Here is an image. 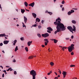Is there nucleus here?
I'll return each mask as SVG.
<instances>
[{
    "label": "nucleus",
    "mask_w": 79,
    "mask_h": 79,
    "mask_svg": "<svg viewBox=\"0 0 79 79\" xmlns=\"http://www.w3.org/2000/svg\"><path fill=\"white\" fill-rule=\"evenodd\" d=\"M41 47H42L43 48L45 47V46L44 45H41Z\"/></svg>",
    "instance_id": "nucleus-45"
},
{
    "label": "nucleus",
    "mask_w": 79,
    "mask_h": 79,
    "mask_svg": "<svg viewBox=\"0 0 79 79\" xmlns=\"http://www.w3.org/2000/svg\"><path fill=\"white\" fill-rule=\"evenodd\" d=\"M55 74L56 75H57V73L56 72H54Z\"/></svg>",
    "instance_id": "nucleus-53"
},
{
    "label": "nucleus",
    "mask_w": 79,
    "mask_h": 79,
    "mask_svg": "<svg viewBox=\"0 0 79 79\" xmlns=\"http://www.w3.org/2000/svg\"><path fill=\"white\" fill-rule=\"evenodd\" d=\"M74 44H72L70 46H69L67 48L69 52H71L73 51V50L74 49Z\"/></svg>",
    "instance_id": "nucleus-3"
},
{
    "label": "nucleus",
    "mask_w": 79,
    "mask_h": 79,
    "mask_svg": "<svg viewBox=\"0 0 79 79\" xmlns=\"http://www.w3.org/2000/svg\"><path fill=\"white\" fill-rule=\"evenodd\" d=\"M0 67L1 68H2V69H3V66H0Z\"/></svg>",
    "instance_id": "nucleus-63"
},
{
    "label": "nucleus",
    "mask_w": 79,
    "mask_h": 79,
    "mask_svg": "<svg viewBox=\"0 0 79 79\" xmlns=\"http://www.w3.org/2000/svg\"><path fill=\"white\" fill-rule=\"evenodd\" d=\"M10 70V69H7L6 71H9V70Z\"/></svg>",
    "instance_id": "nucleus-64"
},
{
    "label": "nucleus",
    "mask_w": 79,
    "mask_h": 79,
    "mask_svg": "<svg viewBox=\"0 0 79 79\" xmlns=\"http://www.w3.org/2000/svg\"><path fill=\"white\" fill-rule=\"evenodd\" d=\"M55 39H51V40H52V41H54V40Z\"/></svg>",
    "instance_id": "nucleus-59"
},
{
    "label": "nucleus",
    "mask_w": 79,
    "mask_h": 79,
    "mask_svg": "<svg viewBox=\"0 0 79 79\" xmlns=\"http://www.w3.org/2000/svg\"><path fill=\"white\" fill-rule=\"evenodd\" d=\"M24 21L25 22V23H27V18L25 16H24Z\"/></svg>",
    "instance_id": "nucleus-10"
},
{
    "label": "nucleus",
    "mask_w": 79,
    "mask_h": 79,
    "mask_svg": "<svg viewBox=\"0 0 79 79\" xmlns=\"http://www.w3.org/2000/svg\"><path fill=\"white\" fill-rule=\"evenodd\" d=\"M71 55H74V52H72L71 53Z\"/></svg>",
    "instance_id": "nucleus-40"
},
{
    "label": "nucleus",
    "mask_w": 79,
    "mask_h": 79,
    "mask_svg": "<svg viewBox=\"0 0 79 79\" xmlns=\"http://www.w3.org/2000/svg\"><path fill=\"white\" fill-rule=\"evenodd\" d=\"M18 46H16L15 49V52H16V51H17V50H18Z\"/></svg>",
    "instance_id": "nucleus-21"
},
{
    "label": "nucleus",
    "mask_w": 79,
    "mask_h": 79,
    "mask_svg": "<svg viewBox=\"0 0 79 79\" xmlns=\"http://www.w3.org/2000/svg\"><path fill=\"white\" fill-rule=\"evenodd\" d=\"M36 26H37V24H35L34 25V27H36Z\"/></svg>",
    "instance_id": "nucleus-51"
},
{
    "label": "nucleus",
    "mask_w": 79,
    "mask_h": 79,
    "mask_svg": "<svg viewBox=\"0 0 79 79\" xmlns=\"http://www.w3.org/2000/svg\"><path fill=\"white\" fill-rule=\"evenodd\" d=\"M14 74H17V73H16V71H15L14 72Z\"/></svg>",
    "instance_id": "nucleus-37"
},
{
    "label": "nucleus",
    "mask_w": 79,
    "mask_h": 79,
    "mask_svg": "<svg viewBox=\"0 0 79 79\" xmlns=\"http://www.w3.org/2000/svg\"><path fill=\"white\" fill-rule=\"evenodd\" d=\"M32 14L33 17H34L35 18H36V16H37L36 14L34 13H33Z\"/></svg>",
    "instance_id": "nucleus-14"
},
{
    "label": "nucleus",
    "mask_w": 79,
    "mask_h": 79,
    "mask_svg": "<svg viewBox=\"0 0 79 79\" xmlns=\"http://www.w3.org/2000/svg\"><path fill=\"white\" fill-rule=\"evenodd\" d=\"M44 41H45L44 42V43H45V45H47V43H48V39H44Z\"/></svg>",
    "instance_id": "nucleus-6"
},
{
    "label": "nucleus",
    "mask_w": 79,
    "mask_h": 79,
    "mask_svg": "<svg viewBox=\"0 0 79 79\" xmlns=\"http://www.w3.org/2000/svg\"><path fill=\"white\" fill-rule=\"evenodd\" d=\"M8 69H11V68H9Z\"/></svg>",
    "instance_id": "nucleus-56"
},
{
    "label": "nucleus",
    "mask_w": 79,
    "mask_h": 79,
    "mask_svg": "<svg viewBox=\"0 0 79 79\" xmlns=\"http://www.w3.org/2000/svg\"><path fill=\"white\" fill-rule=\"evenodd\" d=\"M3 72H4V73H6V70L3 71Z\"/></svg>",
    "instance_id": "nucleus-58"
},
{
    "label": "nucleus",
    "mask_w": 79,
    "mask_h": 79,
    "mask_svg": "<svg viewBox=\"0 0 79 79\" xmlns=\"http://www.w3.org/2000/svg\"><path fill=\"white\" fill-rule=\"evenodd\" d=\"M70 12L72 14L73 13H74V10H70Z\"/></svg>",
    "instance_id": "nucleus-28"
},
{
    "label": "nucleus",
    "mask_w": 79,
    "mask_h": 79,
    "mask_svg": "<svg viewBox=\"0 0 79 79\" xmlns=\"http://www.w3.org/2000/svg\"><path fill=\"white\" fill-rule=\"evenodd\" d=\"M13 62H14V63H15V62H16V60H15V59H14V60H13Z\"/></svg>",
    "instance_id": "nucleus-38"
},
{
    "label": "nucleus",
    "mask_w": 79,
    "mask_h": 79,
    "mask_svg": "<svg viewBox=\"0 0 79 79\" xmlns=\"http://www.w3.org/2000/svg\"><path fill=\"white\" fill-rule=\"evenodd\" d=\"M55 79H58V77H55Z\"/></svg>",
    "instance_id": "nucleus-57"
},
{
    "label": "nucleus",
    "mask_w": 79,
    "mask_h": 79,
    "mask_svg": "<svg viewBox=\"0 0 79 79\" xmlns=\"http://www.w3.org/2000/svg\"><path fill=\"white\" fill-rule=\"evenodd\" d=\"M50 64L52 66H53L54 65V63H53V62H51L50 63Z\"/></svg>",
    "instance_id": "nucleus-25"
},
{
    "label": "nucleus",
    "mask_w": 79,
    "mask_h": 79,
    "mask_svg": "<svg viewBox=\"0 0 79 79\" xmlns=\"http://www.w3.org/2000/svg\"><path fill=\"white\" fill-rule=\"evenodd\" d=\"M72 10H77V9L74 8H73Z\"/></svg>",
    "instance_id": "nucleus-41"
},
{
    "label": "nucleus",
    "mask_w": 79,
    "mask_h": 79,
    "mask_svg": "<svg viewBox=\"0 0 79 79\" xmlns=\"http://www.w3.org/2000/svg\"><path fill=\"white\" fill-rule=\"evenodd\" d=\"M41 22H42V24H44V21L42 20Z\"/></svg>",
    "instance_id": "nucleus-46"
},
{
    "label": "nucleus",
    "mask_w": 79,
    "mask_h": 79,
    "mask_svg": "<svg viewBox=\"0 0 79 79\" xmlns=\"http://www.w3.org/2000/svg\"><path fill=\"white\" fill-rule=\"evenodd\" d=\"M52 73V71H50L49 73H48V76H49V75H50V74Z\"/></svg>",
    "instance_id": "nucleus-31"
},
{
    "label": "nucleus",
    "mask_w": 79,
    "mask_h": 79,
    "mask_svg": "<svg viewBox=\"0 0 79 79\" xmlns=\"http://www.w3.org/2000/svg\"><path fill=\"white\" fill-rule=\"evenodd\" d=\"M22 24H23V27H25L26 28V25H24V23H23V22H22Z\"/></svg>",
    "instance_id": "nucleus-30"
},
{
    "label": "nucleus",
    "mask_w": 79,
    "mask_h": 79,
    "mask_svg": "<svg viewBox=\"0 0 79 79\" xmlns=\"http://www.w3.org/2000/svg\"><path fill=\"white\" fill-rule=\"evenodd\" d=\"M2 45H3V43H1L0 44V46H2Z\"/></svg>",
    "instance_id": "nucleus-42"
},
{
    "label": "nucleus",
    "mask_w": 79,
    "mask_h": 79,
    "mask_svg": "<svg viewBox=\"0 0 79 79\" xmlns=\"http://www.w3.org/2000/svg\"><path fill=\"white\" fill-rule=\"evenodd\" d=\"M2 52L3 53H5V51H4V50H2Z\"/></svg>",
    "instance_id": "nucleus-49"
},
{
    "label": "nucleus",
    "mask_w": 79,
    "mask_h": 79,
    "mask_svg": "<svg viewBox=\"0 0 79 79\" xmlns=\"http://www.w3.org/2000/svg\"><path fill=\"white\" fill-rule=\"evenodd\" d=\"M56 29H57V30L54 32V34H56L57 32H60V31H60V29H58V28H57V27H56Z\"/></svg>",
    "instance_id": "nucleus-9"
},
{
    "label": "nucleus",
    "mask_w": 79,
    "mask_h": 79,
    "mask_svg": "<svg viewBox=\"0 0 79 79\" xmlns=\"http://www.w3.org/2000/svg\"><path fill=\"white\" fill-rule=\"evenodd\" d=\"M40 19H39V18H37L36 19V21H37V22H40Z\"/></svg>",
    "instance_id": "nucleus-19"
},
{
    "label": "nucleus",
    "mask_w": 79,
    "mask_h": 79,
    "mask_svg": "<svg viewBox=\"0 0 79 79\" xmlns=\"http://www.w3.org/2000/svg\"><path fill=\"white\" fill-rule=\"evenodd\" d=\"M63 75V78H64L65 77H66V75H67V73L66 72L63 71V72L62 73Z\"/></svg>",
    "instance_id": "nucleus-7"
},
{
    "label": "nucleus",
    "mask_w": 79,
    "mask_h": 79,
    "mask_svg": "<svg viewBox=\"0 0 79 79\" xmlns=\"http://www.w3.org/2000/svg\"><path fill=\"white\" fill-rule=\"evenodd\" d=\"M61 19L60 18H58V19H56V21L54 22V24L56 26L57 25L56 28H58L61 31H61H64L66 28L64 27V25L62 23H61Z\"/></svg>",
    "instance_id": "nucleus-1"
},
{
    "label": "nucleus",
    "mask_w": 79,
    "mask_h": 79,
    "mask_svg": "<svg viewBox=\"0 0 79 79\" xmlns=\"http://www.w3.org/2000/svg\"><path fill=\"white\" fill-rule=\"evenodd\" d=\"M63 6V5H61L60 6V7H61V8H62V7Z\"/></svg>",
    "instance_id": "nucleus-60"
},
{
    "label": "nucleus",
    "mask_w": 79,
    "mask_h": 79,
    "mask_svg": "<svg viewBox=\"0 0 79 79\" xmlns=\"http://www.w3.org/2000/svg\"><path fill=\"white\" fill-rule=\"evenodd\" d=\"M25 49L26 51V52H27L28 51H29V50H28V48L27 47H26L25 48Z\"/></svg>",
    "instance_id": "nucleus-27"
},
{
    "label": "nucleus",
    "mask_w": 79,
    "mask_h": 79,
    "mask_svg": "<svg viewBox=\"0 0 79 79\" xmlns=\"http://www.w3.org/2000/svg\"><path fill=\"white\" fill-rule=\"evenodd\" d=\"M33 58H34V56H30L28 58V59H32Z\"/></svg>",
    "instance_id": "nucleus-22"
},
{
    "label": "nucleus",
    "mask_w": 79,
    "mask_h": 79,
    "mask_svg": "<svg viewBox=\"0 0 79 79\" xmlns=\"http://www.w3.org/2000/svg\"><path fill=\"white\" fill-rule=\"evenodd\" d=\"M37 35L39 37H41V35H40V34H38Z\"/></svg>",
    "instance_id": "nucleus-32"
},
{
    "label": "nucleus",
    "mask_w": 79,
    "mask_h": 79,
    "mask_svg": "<svg viewBox=\"0 0 79 79\" xmlns=\"http://www.w3.org/2000/svg\"><path fill=\"white\" fill-rule=\"evenodd\" d=\"M75 66H76L72 64V65H70V67H75Z\"/></svg>",
    "instance_id": "nucleus-29"
},
{
    "label": "nucleus",
    "mask_w": 79,
    "mask_h": 79,
    "mask_svg": "<svg viewBox=\"0 0 79 79\" xmlns=\"http://www.w3.org/2000/svg\"><path fill=\"white\" fill-rule=\"evenodd\" d=\"M4 36H6L5 34H0V37H4Z\"/></svg>",
    "instance_id": "nucleus-17"
},
{
    "label": "nucleus",
    "mask_w": 79,
    "mask_h": 79,
    "mask_svg": "<svg viewBox=\"0 0 79 79\" xmlns=\"http://www.w3.org/2000/svg\"><path fill=\"white\" fill-rule=\"evenodd\" d=\"M73 28L71 27L70 26H69L67 27L68 29L71 32H72V34L74 33H73V31H76V27L73 25Z\"/></svg>",
    "instance_id": "nucleus-2"
},
{
    "label": "nucleus",
    "mask_w": 79,
    "mask_h": 79,
    "mask_svg": "<svg viewBox=\"0 0 79 79\" xmlns=\"http://www.w3.org/2000/svg\"><path fill=\"white\" fill-rule=\"evenodd\" d=\"M58 42V40L56 39L54 40V42L55 44H56L57 42Z\"/></svg>",
    "instance_id": "nucleus-24"
},
{
    "label": "nucleus",
    "mask_w": 79,
    "mask_h": 79,
    "mask_svg": "<svg viewBox=\"0 0 79 79\" xmlns=\"http://www.w3.org/2000/svg\"><path fill=\"white\" fill-rule=\"evenodd\" d=\"M21 12L23 14V13L25 12V10H24V9H21Z\"/></svg>",
    "instance_id": "nucleus-18"
},
{
    "label": "nucleus",
    "mask_w": 79,
    "mask_h": 79,
    "mask_svg": "<svg viewBox=\"0 0 79 79\" xmlns=\"http://www.w3.org/2000/svg\"><path fill=\"white\" fill-rule=\"evenodd\" d=\"M59 73H60V74H61V71L60 70H59V71H58Z\"/></svg>",
    "instance_id": "nucleus-47"
},
{
    "label": "nucleus",
    "mask_w": 79,
    "mask_h": 79,
    "mask_svg": "<svg viewBox=\"0 0 79 79\" xmlns=\"http://www.w3.org/2000/svg\"><path fill=\"white\" fill-rule=\"evenodd\" d=\"M20 40H24V38L23 37H21L20 38Z\"/></svg>",
    "instance_id": "nucleus-34"
},
{
    "label": "nucleus",
    "mask_w": 79,
    "mask_h": 79,
    "mask_svg": "<svg viewBox=\"0 0 79 79\" xmlns=\"http://www.w3.org/2000/svg\"><path fill=\"white\" fill-rule=\"evenodd\" d=\"M16 42H17V40H15L14 41V43L13 44V45H15V44H16Z\"/></svg>",
    "instance_id": "nucleus-15"
},
{
    "label": "nucleus",
    "mask_w": 79,
    "mask_h": 79,
    "mask_svg": "<svg viewBox=\"0 0 79 79\" xmlns=\"http://www.w3.org/2000/svg\"><path fill=\"white\" fill-rule=\"evenodd\" d=\"M61 3L63 4H64V1L63 0L61 2Z\"/></svg>",
    "instance_id": "nucleus-33"
},
{
    "label": "nucleus",
    "mask_w": 79,
    "mask_h": 79,
    "mask_svg": "<svg viewBox=\"0 0 79 79\" xmlns=\"http://www.w3.org/2000/svg\"><path fill=\"white\" fill-rule=\"evenodd\" d=\"M42 36L44 37H47L49 36V34L48 33H46L44 34H42Z\"/></svg>",
    "instance_id": "nucleus-5"
},
{
    "label": "nucleus",
    "mask_w": 79,
    "mask_h": 79,
    "mask_svg": "<svg viewBox=\"0 0 79 79\" xmlns=\"http://www.w3.org/2000/svg\"><path fill=\"white\" fill-rule=\"evenodd\" d=\"M25 10H26V11H29V10H27V9H26Z\"/></svg>",
    "instance_id": "nucleus-54"
},
{
    "label": "nucleus",
    "mask_w": 79,
    "mask_h": 79,
    "mask_svg": "<svg viewBox=\"0 0 79 79\" xmlns=\"http://www.w3.org/2000/svg\"><path fill=\"white\" fill-rule=\"evenodd\" d=\"M66 40H69V38H65Z\"/></svg>",
    "instance_id": "nucleus-44"
},
{
    "label": "nucleus",
    "mask_w": 79,
    "mask_h": 79,
    "mask_svg": "<svg viewBox=\"0 0 79 79\" xmlns=\"http://www.w3.org/2000/svg\"><path fill=\"white\" fill-rule=\"evenodd\" d=\"M0 8L1 9L2 11V7L1 6V4H0Z\"/></svg>",
    "instance_id": "nucleus-48"
},
{
    "label": "nucleus",
    "mask_w": 79,
    "mask_h": 79,
    "mask_svg": "<svg viewBox=\"0 0 79 79\" xmlns=\"http://www.w3.org/2000/svg\"><path fill=\"white\" fill-rule=\"evenodd\" d=\"M47 32H48L49 33H51V31H50V30H47Z\"/></svg>",
    "instance_id": "nucleus-35"
},
{
    "label": "nucleus",
    "mask_w": 79,
    "mask_h": 79,
    "mask_svg": "<svg viewBox=\"0 0 79 79\" xmlns=\"http://www.w3.org/2000/svg\"><path fill=\"white\" fill-rule=\"evenodd\" d=\"M62 11H64V8L63 7L62 9Z\"/></svg>",
    "instance_id": "nucleus-39"
},
{
    "label": "nucleus",
    "mask_w": 79,
    "mask_h": 79,
    "mask_svg": "<svg viewBox=\"0 0 79 79\" xmlns=\"http://www.w3.org/2000/svg\"><path fill=\"white\" fill-rule=\"evenodd\" d=\"M9 42V41H7V40H5L3 42V43L4 44H5V45L6 44H8Z\"/></svg>",
    "instance_id": "nucleus-12"
},
{
    "label": "nucleus",
    "mask_w": 79,
    "mask_h": 79,
    "mask_svg": "<svg viewBox=\"0 0 79 79\" xmlns=\"http://www.w3.org/2000/svg\"><path fill=\"white\" fill-rule=\"evenodd\" d=\"M71 12L70 11H69L67 13L68 15H69V16L71 15Z\"/></svg>",
    "instance_id": "nucleus-26"
},
{
    "label": "nucleus",
    "mask_w": 79,
    "mask_h": 79,
    "mask_svg": "<svg viewBox=\"0 0 79 79\" xmlns=\"http://www.w3.org/2000/svg\"><path fill=\"white\" fill-rule=\"evenodd\" d=\"M72 23H73V24H76V21L74 20H73L72 21Z\"/></svg>",
    "instance_id": "nucleus-23"
},
{
    "label": "nucleus",
    "mask_w": 79,
    "mask_h": 79,
    "mask_svg": "<svg viewBox=\"0 0 79 79\" xmlns=\"http://www.w3.org/2000/svg\"><path fill=\"white\" fill-rule=\"evenodd\" d=\"M41 26H38V28L39 29H41Z\"/></svg>",
    "instance_id": "nucleus-43"
},
{
    "label": "nucleus",
    "mask_w": 79,
    "mask_h": 79,
    "mask_svg": "<svg viewBox=\"0 0 79 79\" xmlns=\"http://www.w3.org/2000/svg\"><path fill=\"white\" fill-rule=\"evenodd\" d=\"M24 5L25 6L27 7V6H28V4L27 3V2H24Z\"/></svg>",
    "instance_id": "nucleus-16"
},
{
    "label": "nucleus",
    "mask_w": 79,
    "mask_h": 79,
    "mask_svg": "<svg viewBox=\"0 0 79 79\" xmlns=\"http://www.w3.org/2000/svg\"><path fill=\"white\" fill-rule=\"evenodd\" d=\"M35 4V3H34V2H33V3L29 4L28 6H31L32 7H34V6Z\"/></svg>",
    "instance_id": "nucleus-8"
},
{
    "label": "nucleus",
    "mask_w": 79,
    "mask_h": 79,
    "mask_svg": "<svg viewBox=\"0 0 79 79\" xmlns=\"http://www.w3.org/2000/svg\"><path fill=\"white\" fill-rule=\"evenodd\" d=\"M30 74L31 75H32L33 77V79H35V76L37 75V73H36V72H35L34 70H32L30 72Z\"/></svg>",
    "instance_id": "nucleus-4"
},
{
    "label": "nucleus",
    "mask_w": 79,
    "mask_h": 79,
    "mask_svg": "<svg viewBox=\"0 0 79 79\" xmlns=\"http://www.w3.org/2000/svg\"><path fill=\"white\" fill-rule=\"evenodd\" d=\"M66 48H67L64 47H62V50H63V51H64V50L66 49Z\"/></svg>",
    "instance_id": "nucleus-20"
},
{
    "label": "nucleus",
    "mask_w": 79,
    "mask_h": 79,
    "mask_svg": "<svg viewBox=\"0 0 79 79\" xmlns=\"http://www.w3.org/2000/svg\"><path fill=\"white\" fill-rule=\"evenodd\" d=\"M32 41L28 42L27 43L28 46H30L31 44H32Z\"/></svg>",
    "instance_id": "nucleus-11"
},
{
    "label": "nucleus",
    "mask_w": 79,
    "mask_h": 79,
    "mask_svg": "<svg viewBox=\"0 0 79 79\" xmlns=\"http://www.w3.org/2000/svg\"><path fill=\"white\" fill-rule=\"evenodd\" d=\"M59 47H61V48L63 47H62V46H59Z\"/></svg>",
    "instance_id": "nucleus-61"
},
{
    "label": "nucleus",
    "mask_w": 79,
    "mask_h": 79,
    "mask_svg": "<svg viewBox=\"0 0 79 79\" xmlns=\"http://www.w3.org/2000/svg\"><path fill=\"white\" fill-rule=\"evenodd\" d=\"M2 77H4V74H3L2 75Z\"/></svg>",
    "instance_id": "nucleus-52"
},
{
    "label": "nucleus",
    "mask_w": 79,
    "mask_h": 79,
    "mask_svg": "<svg viewBox=\"0 0 79 79\" xmlns=\"http://www.w3.org/2000/svg\"><path fill=\"white\" fill-rule=\"evenodd\" d=\"M48 30H49V31H53V29L51 28L50 27H49L47 28Z\"/></svg>",
    "instance_id": "nucleus-13"
},
{
    "label": "nucleus",
    "mask_w": 79,
    "mask_h": 79,
    "mask_svg": "<svg viewBox=\"0 0 79 79\" xmlns=\"http://www.w3.org/2000/svg\"><path fill=\"white\" fill-rule=\"evenodd\" d=\"M48 50L49 52H50V48H48Z\"/></svg>",
    "instance_id": "nucleus-55"
},
{
    "label": "nucleus",
    "mask_w": 79,
    "mask_h": 79,
    "mask_svg": "<svg viewBox=\"0 0 79 79\" xmlns=\"http://www.w3.org/2000/svg\"><path fill=\"white\" fill-rule=\"evenodd\" d=\"M48 13H49V15H52V12H48Z\"/></svg>",
    "instance_id": "nucleus-36"
},
{
    "label": "nucleus",
    "mask_w": 79,
    "mask_h": 79,
    "mask_svg": "<svg viewBox=\"0 0 79 79\" xmlns=\"http://www.w3.org/2000/svg\"><path fill=\"white\" fill-rule=\"evenodd\" d=\"M6 68H9L10 67V66H6Z\"/></svg>",
    "instance_id": "nucleus-62"
},
{
    "label": "nucleus",
    "mask_w": 79,
    "mask_h": 79,
    "mask_svg": "<svg viewBox=\"0 0 79 79\" xmlns=\"http://www.w3.org/2000/svg\"><path fill=\"white\" fill-rule=\"evenodd\" d=\"M74 38V36L73 35H72L71 36V39H73Z\"/></svg>",
    "instance_id": "nucleus-50"
}]
</instances>
